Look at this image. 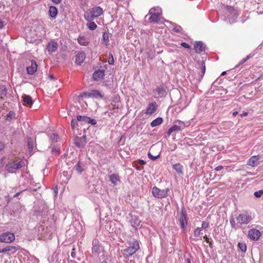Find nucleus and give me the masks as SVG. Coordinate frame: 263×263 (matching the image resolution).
I'll return each instance as SVG.
<instances>
[{
    "mask_svg": "<svg viewBox=\"0 0 263 263\" xmlns=\"http://www.w3.org/2000/svg\"><path fill=\"white\" fill-rule=\"evenodd\" d=\"M103 13V11L102 8L99 6L93 8L91 11V14L93 15L95 18L101 15Z\"/></svg>",
    "mask_w": 263,
    "mask_h": 263,
    "instance_id": "obj_19",
    "label": "nucleus"
},
{
    "mask_svg": "<svg viewBox=\"0 0 263 263\" xmlns=\"http://www.w3.org/2000/svg\"><path fill=\"white\" fill-rule=\"evenodd\" d=\"M49 15L52 18H55L58 13V10L54 6H50L49 9Z\"/></svg>",
    "mask_w": 263,
    "mask_h": 263,
    "instance_id": "obj_24",
    "label": "nucleus"
},
{
    "mask_svg": "<svg viewBox=\"0 0 263 263\" xmlns=\"http://www.w3.org/2000/svg\"><path fill=\"white\" fill-rule=\"evenodd\" d=\"M261 236L260 231L256 229H252L249 231L248 237L253 240H257Z\"/></svg>",
    "mask_w": 263,
    "mask_h": 263,
    "instance_id": "obj_9",
    "label": "nucleus"
},
{
    "mask_svg": "<svg viewBox=\"0 0 263 263\" xmlns=\"http://www.w3.org/2000/svg\"><path fill=\"white\" fill-rule=\"evenodd\" d=\"M27 146L29 152H31L33 149V142L31 138L27 139Z\"/></svg>",
    "mask_w": 263,
    "mask_h": 263,
    "instance_id": "obj_34",
    "label": "nucleus"
},
{
    "mask_svg": "<svg viewBox=\"0 0 263 263\" xmlns=\"http://www.w3.org/2000/svg\"><path fill=\"white\" fill-rule=\"evenodd\" d=\"M259 158V156H252L248 161L247 164L252 167L254 166L258 161Z\"/></svg>",
    "mask_w": 263,
    "mask_h": 263,
    "instance_id": "obj_22",
    "label": "nucleus"
},
{
    "mask_svg": "<svg viewBox=\"0 0 263 263\" xmlns=\"http://www.w3.org/2000/svg\"><path fill=\"white\" fill-rule=\"evenodd\" d=\"M225 8L227 11H228L229 12H230L231 13H232L234 11V8L232 6H226L225 7Z\"/></svg>",
    "mask_w": 263,
    "mask_h": 263,
    "instance_id": "obj_46",
    "label": "nucleus"
},
{
    "mask_svg": "<svg viewBox=\"0 0 263 263\" xmlns=\"http://www.w3.org/2000/svg\"><path fill=\"white\" fill-rule=\"evenodd\" d=\"M15 239V235L13 233L6 232L0 235V241L2 242L10 243Z\"/></svg>",
    "mask_w": 263,
    "mask_h": 263,
    "instance_id": "obj_5",
    "label": "nucleus"
},
{
    "mask_svg": "<svg viewBox=\"0 0 263 263\" xmlns=\"http://www.w3.org/2000/svg\"><path fill=\"white\" fill-rule=\"evenodd\" d=\"M84 96L88 97H95L102 98L104 97V93L100 90H92L91 92L84 93Z\"/></svg>",
    "mask_w": 263,
    "mask_h": 263,
    "instance_id": "obj_13",
    "label": "nucleus"
},
{
    "mask_svg": "<svg viewBox=\"0 0 263 263\" xmlns=\"http://www.w3.org/2000/svg\"><path fill=\"white\" fill-rule=\"evenodd\" d=\"M238 114V111H234L233 112V116L235 117Z\"/></svg>",
    "mask_w": 263,
    "mask_h": 263,
    "instance_id": "obj_61",
    "label": "nucleus"
},
{
    "mask_svg": "<svg viewBox=\"0 0 263 263\" xmlns=\"http://www.w3.org/2000/svg\"><path fill=\"white\" fill-rule=\"evenodd\" d=\"M184 127V124L183 122H179V125H174L172 126L167 131V135L170 136V135L174 132L181 131Z\"/></svg>",
    "mask_w": 263,
    "mask_h": 263,
    "instance_id": "obj_10",
    "label": "nucleus"
},
{
    "mask_svg": "<svg viewBox=\"0 0 263 263\" xmlns=\"http://www.w3.org/2000/svg\"><path fill=\"white\" fill-rule=\"evenodd\" d=\"M78 120L74 119H72L71 122V126L72 129H74L76 125L78 124Z\"/></svg>",
    "mask_w": 263,
    "mask_h": 263,
    "instance_id": "obj_45",
    "label": "nucleus"
},
{
    "mask_svg": "<svg viewBox=\"0 0 263 263\" xmlns=\"http://www.w3.org/2000/svg\"><path fill=\"white\" fill-rule=\"evenodd\" d=\"M74 249H73V251L71 252V257L73 258H74L76 256V253L74 252Z\"/></svg>",
    "mask_w": 263,
    "mask_h": 263,
    "instance_id": "obj_55",
    "label": "nucleus"
},
{
    "mask_svg": "<svg viewBox=\"0 0 263 263\" xmlns=\"http://www.w3.org/2000/svg\"><path fill=\"white\" fill-rule=\"evenodd\" d=\"M181 45L183 47H184V48H186V49H189V48H190V47H191V46L189 45V44H187V43H185V42H182V43H181Z\"/></svg>",
    "mask_w": 263,
    "mask_h": 263,
    "instance_id": "obj_52",
    "label": "nucleus"
},
{
    "mask_svg": "<svg viewBox=\"0 0 263 263\" xmlns=\"http://www.w3.org/2000/svg\"><path fill=\"white\" fill-rule=\"evenodd\" d=\"M155 91L160 97H162L165 96V91L163 87H158L155 89Z\"/></svg>",
    "mask_w": 263,
    "mask_h": 263,
    "instance_id": "obj_32",
    "label": "nucleus"
},
{
    "mask_svg": "<svg viewBox=\"0 0 263 263\" xmlns=\"http://www.w3.org/2000/svg\"><path fill=\"white\" fill-rule=\"evenodd\" d=\"M238 248L243 252H246L247 250V246L245 243L239 242L237 245Z\"/></svg>",
    "mask_w": 263,
    "mask_h": 263,
    "instance_id": "obj_36",
    "label": "nucleus"
},
{
    "mask_svg": "<svg viewBox=\"0 0 263 263\" xmlns=\"http://www.w3.org/2000/svg\"><path fill=\"white\" fill-rule=\"evenodd\" d=\"M254 195L256 197L259 198L263 195V190L255 192Z\"/></svg>",
    "mask_w": 263,
    "mask_h": 263,
    "instance_id": "obj_42",
    "label": "nucleus"
},
{
    "mask_svg": "<svg viewBox=\"0 0 263 263\" xmlns=\"http://www.w3.org/2000/svg\"><path fill=\"white\" fill-rule=\"evenodd\" d=\"M101 42L102 44H104L106 46L108 45L109 35L107 32H103Z\"/></svg>",
    "mask_w": 263,
    "mask_h": 263,
    "instance_id": "obj_29",
    "label": "nucleus"
},
{
    "mask_svg": "<svg viewBox=\"0 0 263 263\" xmlns=\"http://www.w3.org/2000/svg\"><path fill=\"white\" fill-rule=\"evenodd\" d=\"M230 222L231 223V227L232 228L236 229L235 221V220L234 219V218H231L230 220Z\"/></svg>",
    "mask_w": 263,
    "mask_h": 263,
    "instance_id": "obj_50",
    "label": "nucleus"
},
{
    "mask_svg": "<svg viewBox=\"0 0 263 263\" xmlns=\"http://www.w3.org/2000/svg\"><path fill=\"white\" fill-rule=\"evenodd\" d=\"M87 25L89 29H90V30H94L97 27V25H96V24L95 22L91 21L87 23Z\"/></svg>",
    "mask_w": 263,
    "mask_h": 263,
    "instance_id": "obj_35",
    "label": "nucleus"
},
{
    "mask_svg": "<svg viewBox=\"0 0 263 263\" xmlns=\"http://www.w3.org/2000/svg\"><path fill=\"white\" fill-rule=\"evenodd\" d=\"M74 143L79 148L83 147L86 143V136L80 137L76 136L74 139Z\"/></svg>",
    "mask_w": 263,
    "mask_h": 263,
    "instance_id": "obj_8",
    "label": "nucleus"
},
{
    "mask_svg": "<svg viewBox=\"0 0 263 263\" xmlns=\"http://www.w3.org/2000/svg\"><path fill=\"white\" fill-rule=\"evenodd\" d=\"M200 233V228H197L194 230V235L196 237H198Z\"/></svg>",
    "mask_w": 263,
    "mask_h": 263,
    "instance_id": "obj_49",
    "label": "nucleus"
},
{
    "mask_svg": "<svg viewBox=\"0 0 263 263\" xmlns=\"http://www.w3.org/2000/svg\"><path fill=\"white\" fill-rule=\"evenodd\" d=\"M209 227V222L208 221H203L202 222L201 228L206 229Z\"/></svg>",
    "mask_w": 263,
    "mask_h": 263,
    "instance_id": "obj_48",
    "label": "nucleus"
},
{
    "mask_svg": "<svg viewBox=\"0 0 263 263\" xmlns=\"http://www.w3.org/2000/svg\"><path fill=\"white\" fill-rule=\"evenodd\" d=\"M88 123L90 124L91 125H95L97 123V121L95 119H91L89 117V120H88Z\"/></svg>",
    "mask_w": 263,
    "mask_h": 263,
    "instance_id": "obj_51",
    "label": "nucleus"
},
{
    "mask_svg": "<svg viewBox=\"0 0 263 263\" xmlns=\"http://www.w3.org/2000/svg\"><path fill=\"white\" fill-rule=\"evenodd\" d=\"M85 58L86 54L85 52L83 51H79L76 55L75 61L76 63L78 65H80L83 63Z\"/></svg>",
    "mask_w": 263,
    "mask_h": 263,
    "instance_id": "obj_16",
    "label": "nucleus"
},
{
    "mask_svg": "<svg viewBox=\"0 0 263 263\" xmlns=\"http://www.w3.org/2000/svg\"><path fill=\"white\" fill-rule=\"evenodd\" d=\"M108 64L109 65H114V57L112 53L109 54V57H108Z\"/></svg>",
    "mask_w": 263,
    "mask_h": 263,
    "instance_id": "obj_40",
    "label": "nucleus"
},
{
    "mask_svg": "<svg viewBox=\"0 0 263 263\" xmlns=\"http://www.w3.org/2000/svg\"><path fill=\"white\" fill-rule=\"evenodd\" d=\"M21 192H18L17 193H16L14 195V197H17L20 194Z\"/></svg>",
    "mask_w": 263,
    "mask_h": 263,
    "instance_id": "obj_63",
    "label": "nucleus"
},
{
    "mask_svg": "<svg viewBox=\"0 0 263 263\" xmlns=\"http://www.w3.org/2000/svg\"><path fill=\"white\" fill-rule=\"evenodd\" d=\"M7 94V90L5 85L0 86V98L4 99Z\"/></svg>",
    "mask_w": 263,
    "mask_h": 263,
    "instance_id": "obj_26",
    "label": "nucleus"
},
{
    "mask_svg": "<svg viewBox=\"0 0 263 263\" xmlns=\"http://www.w3.org/2000/svg\"><path fill=\"white\" fill-rule=\"evenodd\" d=\"M226 73V71H223V72H222L221 75H222V76H223V75H224Z\"/></svg>",
    "mask_w": 263,
    "mask_h": 263,
    "instance_id": "obj_64",
    "label": "nucleus"
},
{
    "mask_svg": "<svg viewBox=\"0 0 263 263\" xmlns=\"http://www.w3.org/2000/svg\"><path fill=\"white\" fill-rule=\"evenodd\" d=\"M37 67V65L36 63L34 61H31V65L29 67H27L26 69L28 74H33L36 71Z\"/></svg>",
    "mask_w": 263,
    "mask_h": 263,
    "instance_id": "obj_18",
    "label": "nucleus"
},
{
    "mask_svg": "<svg viewBox=\"0 0 263 263\" xmlns=\"http://www.w3.org/2000/svg\"><path fill=\"white\" fill-rule=\"evenodd\" d=\"M14 113L13 111H10L6 116V120H9L13 116H14Z\"/></svg>",
    "mask_w": 263,
    "mask_h": 263,
    "instance_id": "obj_47",
    "label": "nucleus"
},
{
    "mask_svg": "<svg viewBox=\"0 0 263 263\" xmlns=\"http://www.w3.org/2000/svg\"><path fill=\"white\" fill-rule=\"evenodd\" d=\"M58 187L55 186V189H54V196H57V195L58 194Z\"/></svg>",
    "mask_w": 263,
    "mask_h": 263,
    "instance_id": "obj_58",
    "label": "nucleus"
},
{
    "mask_svg": "<svg viewBox=\"0 0 263 263\" xmlns=\"http://www.w3.org/2000/svg\"><path fill=\"white\" fill-rule=\"evenodd\" d=\"M109 181L114 185H117L120 182V177L118 174H113L109 176Z\"/></svg>",
    "mask_w": 263,
    "mask_h": 263,
    "instance_id": "obj_20",
    "label": "nucleus"
},
{
    "mask_svg": "<svg viewBox=\"0 0 263 263\" xmlns=\"http://www.w3.org/2000/svg\"><path fill=\"white\" fill-rule=\"evenodd\" d=\"M20 249L18 246H8L0 251V253H5L9 251H16Z\"/></svg>",
    "mask_w": 263,
    "mask_h": 263,
    "instance_id": "obj_27",
    "label": "nucleus"
},
{
    "mask_svg": "<svg viewBox=\"0 0 263 263\" xmlns=\"http://www.w3.org/2000/svg\"><path fill=\"white\" fill-rule=\"evenodd\" d=\"M157 110V105L156 103H149L147 107L145 114L147 115H152Z\"/></svg>",
    "mask_w": 263,
    "mask_h": 263,
    "instance_id": "obj_21",
    "label": "nucleus"
},
{
    "mask_svg": "<svg viewBox=\"0 0 263 263\" xmlns=\"http://www.w3.org/2000/svg\"><path fill=\"white\" fill-rule=\"evenodd\" d=\"M59 137L58 134L53 133L50 136V139L53 141H57Z\"/></svg>",
    "mask_w": 263,
    "mask_h": 263,
    "instance_id": "obj_41",
    "label": "nucleus"
},
{
    "mask_svg": "<svg viewBox=\"0 0 263 263\" xmlns=\"http://www.w3.org/2000/svg\"><path fill=\"white\" fill-rule=\"evenodd\" d=\"M174 30H175V31H176V32H180V30L179 28H174Z\"/></svg>",
    "mask_w": 263,
    "mask_h": 263,
    "instance_id": "obj_62",
    "label": "nucleus"
},
{
    "mask_svg": "<svg viewBox=\"0 0 263 263\" xmlns=\"http://www.w3.org/2000/svg\"><path fill=\"white\" fill-rule=\"evenodd\" d=\"M250 55H247L245 58L242 59L238 63L237 65L236 66L235 68L238 67L240 65H242L243 63H245L246 62H247L250 58Z\"/></svg>",
    "mask_w": 263,
    "mask_h": 263,
    "instance_id": "obj_38",
    "label": "nucleus"
},
{
    "mask_svg": "<svg viewBox=\"0 0 263 263\" xmlns=\"http://www.w3.org/2000/svg\"><path fill=\"white\" fill-rule=\"evenodd\" d=\"M104 70H98L95 71L92 75V77L95 81H100L104 78L105 76Z\"/></svg>",
    "mask_w": 263,
    "mask_h": 263,
    "instance_id": "obj_14",
    "label": "nucleus"
},
{
    "mask_svg": "<svg viewBox=\"0 0 263 263\" xmlns=\"http://www.w3.org/2000/svg\"><path fill=\"white\" fill-rule=\"evenodd\" d=\"M161 10L159 8H153L150 9L148 15H150L149 20L151 22L157 23L160 15Z\"/></svg>",
    "mask_w": 263,
    "mask_h": 263,
    "instance_id": "obj_4",
    "label": "nucleus"
},
{
    "mask_svg": "<svg viewBox=\"0 0 263 263\" xmlns=\"http://www.w3.org/2000/svg\"><path fill=\"white\" fill-rule=\"evenodd\" d=\"M25 162L20 158H15L11 160L6 164L5 168L7 172L10 173H15L16 171L25 166Z\"/></svg>",
    "mask_w": 263,
    "mask_h": 263,
    "instance_id": "obj_1",
    "label": "nucleus"
},
{
    "mask_svg": "<svg viewBox=\"0 0 263 263\" xmlns=\"http://www.w3.org/2000/svg\"><path fill=\"white\" fill-rule=\"evenodd\" d=\"M168 191V188L164 190H161L156 186H154L152 188V193L156 198H163L167 196Z\"/></svg>",
    "mask_w": 263,
    "mask_h": 263,
    "instance_id": "obj_3",
    "label": "nucleus"
},
{
    "mask_svg": "<svg viewBox=\"0 0 263 263\" xmlns=\"http://www.w3.org/2000/svg\"><path fill=\"white\" fill-rule=\"evenodd\" d=\"M205 47V45L201 41L196 42L194 45V49L197 53H200L202 51H204Z\"/></svg>",
    "mask_w": 263,
    "mask_h": 263,
    "instance_id": "obj_11",
    "label": "nucleus"
},
{
    "mask_svg": "<svg viewBox=\"0 0 263 263\" xmlns=\"http://www.w3.org/2000/svg\"><path fill=\"white\" fill-rule=\"evenodd\" d=\"M222 169H223V166L222 165H219L215 167V170L218 172L221 170Z\"/></svg>",
    "mask_w": 263,
    "mask_h": 263,
    "instance_id": "obj_53",
    "label": "nucleus"
},
{
    "mask_svg": "<svg viewBox=\"0 0 263 263\" xmlns=\"http://www.w3.org/2000/svg\"><path fill=\"white\" fill-rule=\"evenodd\" d=\"M179 221L180 226L182 229H185L187 225L186 213L184 210H182L179 216Z\"/></svg>",
    "mask_w": 263,
    "mask_h": 263,
    "instance_id": "obj_12",
    "label": "nucleus"
},
{
    "mask_svg": "<svg viewBox=\"0 0 263 263\" xmlns=\"http://www.w3.org/2000/svg\"><path fill=\"white\" fill-rule=\"evenodd\" d=\"M4 26V23L2 21L0 20V29H2Z\"/></svg>",
    "mask_w": 263,
    "mask_h": 263,
    "instance_id": "obj_59",
    "label": "nucleus"
},
{
    "mask_svg": "<svg viewBox=\"0 0 263 263\" xmlns=\"http://www.w3.org/2000/svg\"><path fill=\"white\" fill-rule=\"evenodd\" d=\"M173 168L178 173V174H183V166L180 163H178L174 164L173 165Z\"/></svg>",
    "mask_w": 263,
    "mask_h": 263,
    "instance_id": "obj_28",
    "label": "nucleus"
},
{
    "mask_svg": "<svg viewBox=\"0 0 263 263\" xmlns=\"http://www.w3.org/2000/svg\"><path fill=\"white\" fill-rule=\"evenodd\" d=\"M78 42L79 44L82 46H87L88 44V41L83 36H79L78 39Z\"/></svg>",
    "mask_w": 263,
    "mask_h": 263,
    "instance_id": "obj_31",
    "label": "nucleus"
},
{
    "mask_svg": "<svg viewBox=\"0 0 263 263\" xmlns=\"http://www.w3.org/2000/svg\"><path fill=\"white\" fill-rule=\"evenodd\" d=\"M238 223L240 224H248L251 220V217L247 214H240L236 218Z\"/></svg>",
    "mask_w": 263,
    "mask_h": 263,
    "instance_id": "obj_7",
    "label": "nucleus"
},
{
    "mask_svg": "<svg viewBox=\"0 0 263 263\" xmlns=\"http://www.w3.org/2000/svg\"><path fill=\"white\" fill-rule=\"evenodd\" d=\"M5 147V145L4 143L2 142H0V151L3 150Z\"/></svg>",
    "mask_w": 263,
    "mask_h": 263,
    "instance_id": "obj_54",
    "label": "nucleus"
},
{
    "mask_svg": "<svg viewBox=\"0 0 263 263\" xmlns=\"http://www.w3.org/2000/svg\"><path fill=\"white\" fill-rule=\"evenodd\" d=\"M84 18L86 21L90 22L92 20H94L95 17H93L92 14H91V15H89V14H85Z\"/></svg>",
    "mask_w": 263,
    "mask_h": 263,
    "instance_id": "obj_39",
    "label": "nucleus"
},
{
    "mask_svg": "<svg viewBox=\"0 0 263 263\" xmlns=\"http://www.w3.org/2000/svg\"><path fill=\"white\" fill-rule=\"evenodd\" d=\"M138 163L140 165H144L145 164V162L143 160H139L138 161Z\"/></svg>",
    "mask_w": 263,
    "mask_h": 263,
    "instance_id": "obj_56",
    "label": "nucleus"
},
{
    "mask_svg": "<svg viewBox=\"0 0 263 263\" xmlns=\"http://www.w3.org/2000/svg\"><path fill=\"white\" fill-rule=\"evenodd\" d=\"M102 248L99 245L98 240H94L92 241V253L94 256L98 257L102 252Z\"/></svg>",
    "mask_w": 263,
    "mask_h": 263,
    "instance_id": "obj_6",
    "label": "nucleus"
},
{
    "mask_svg": "<svg viewBox=\"0 0 263 263\" xmlns=\"http://www.w3.org/2000/svg\"><path fill=\"white\" fill-rule=\"evenodd\" d=\"M140 249L139 242L137 240H133L129 243V246L122 251L123 257L127 258L135 254Z\"/></svg>",
    "mask_w": 263,
    "mask_h": 263,
    "instance_id": "obj_2",
    "label": "nucleus"
},
{
    "mask_svg": "<svg viewBox=\"0 0 263 263\" xmlns=\"http://www.w3.org/2000/svg\"><path fill=\"white\" fill-rule=\"evenodd\" d=\"M58 48V44L57 42L51 41L48 43L47 50L49 53L55 52Z\"/></svg>",
    "mask_w": 263,
    "mask_h": 263,
    "instance_id": "obj_15",
    "label": "nucleus"
},
{
    "mask_svg": "<svg viewBox=\"0 0 263 263\" xmlns=\"http://www.w3.org/2000/svg\"><path fill=\"white\" fill-rule=\"evenodd\" d=\"M198 65L200 68V71L198 72V74L199 76V80L201 81L205 72V65L204 62L203 61L198 62Z\"/></svg>",
    "mask_w": 263,
    "mask_h": 263,
    "instance_id": "obj_17",
    "label": "nucleus"
},
{
    "mask_svg": "<svg viewBox=\"0 0 263 263\" xmlns=\"http://www.w3.org/2000/svg\"><path fill=\"white\" fill-rule=\"evenodd\" d=\"M23 102L29 106H31L33 104V101L30 96L27 95H24L22 96Z\"/></svg>",
    "mask_w": 263,
    "mask_h": 263,
    "instance_id": "obj_23",
    "label": "nucleus"
},
{
    "mask_svg": "<svg viewBox=\"0 0 263 263\" xmlns=\"http://www.w3.org/2000/svg\"><path fill=\"white\" fill-rule=\"evenodd\" d=\"M203 239L208 243H209L210 247L212 248L213 247L212 241H210L206 235L203 236Z\"/></svg>",
    "mask_w": 263,
    "mask_h": 263,
    "instance_id": "obj_43",
    "label": "nucleus"
},
{
    "mask_svg": "<svg viewBox=\"0 0 263 263\" xmlns=\"http://www.w3.org/2000/svg\"><path fill=\"white\" fill-rule=\"evenodd\" d=\"M77 120L79 121L82 122L84 123H87L88 122V120H89V117L87 116H82L80 115L77 116Z\"/></svg>",
    "mask_w": 263,
    "mask_h": 263,
    "instance_id": "obj_33",
    "label": "nucleus"
},
{
    "mask_svg": "<svg viewBox=\"0 0 263 263\" xmlns=\"http://www.w3.org/2000/svg\"><path fill=\"white\" fill-rule=\"evenodd\" d=\"M159 155H158L157 156H153L152 154H151V153H148V157L149 159H151V160H156L159 157Z\"/></svg>",
    "mask_w": 263,
    "mask_h": 263,
    "instance_id": "obj_44",
    "label": "nucleus"
},
{
    "mask_svg": "<svg viewBox=\"0 0 263 263\" xmlns=\"http://www.w3.org/2000/svg\"><path fill=\"white\" fill-rule=\"evenodd\" d=\"M247 115H248V112H243V113L241 114L240 115V116H241V117H242L247 116Z\"/></svg>",
    "mask_w": 263,
    "mask_h": 263,
    "instance_id": "obj_60",
    "label": "nucleus"
},
{
    "mask_svg": "<svg viewBox=\"0 0 263 263\" xmlns=\"http://www.w3.org/2000/svg\"><path fill=\"white\" fill-rule=\"evenodd\" d=\"M73 169L79 174H81L84 170L83 163L79 161L78 163L74 166Z\"/></svg>",
    "mask_w": 263,
    "mask_h": 263,
    "instance_id": "obj_30",
    "label": "nucleus"
},
{
    "mask_svg": "<svg viewBox=\"0 0 263 263\" xmlns=\"http://www.w3.org/2000/svg\"><path fill=\"white\" fill-rule=\"evenodd\" d=\"M100 263H114L112 258L110 256H106Z\"/></svg>",
    "mask_w": 263,
    "mask_h": 263,
    "instance_id": "obj_37",
    "label": "nucleus"
},
{
    "mask_svg": "<svg viewBox=\"0 0 263 263\" xmlns=\"http://www.w3.org/2000/svg\"><path fill=\"white\" fill-rule=\"evenodd\" d=\"M163 119L161 117H158L155 120H154L151 123V126L152 127L157 126L158 125H160L163 122Z\"/></svg>",
    "mask_w": 263,
    "mask_h": 263,
    "instance_id": "obj_25",
    "label": "nucleus"
},
{
    "mask_svg": "<svg viewBox=\"0 0 263 263\" xmlns=\"http://www.w3.org/2000/svg\"><path fill=\"white\" fill-rule=\"evenodd\" d=\"M54 4H60L62 0H51Z\"/></svg>",
    "mask_w": 263,
    "mask_h": 263,
    "instance_id": "obj_57",
    "label": "nucleus"
}]
</instances>
